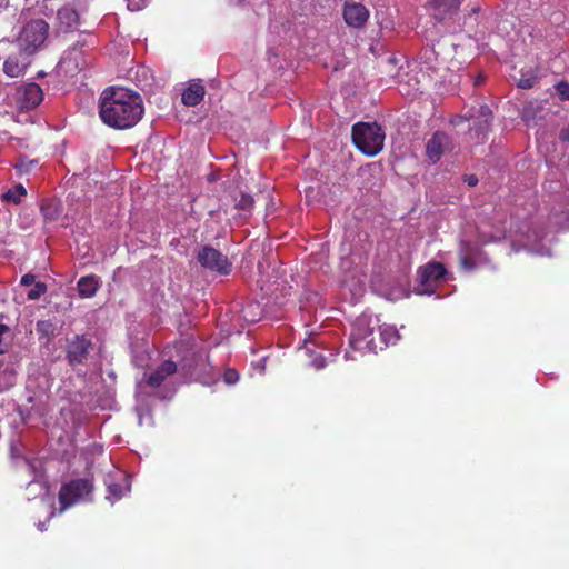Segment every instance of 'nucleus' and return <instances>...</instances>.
<instances>
[{"label": "nucleus", "mask_w": 569, "mask_h": 569, "mask_svg": "<svg viewBox=\"0 0 569 569\" xmlns=\"http://www.w3.org/2000/svg\"><path fill=\"white\" fill-rule=\"evenodd\" d=\"M48 23L41 19L28 22L17 39L20 51L30 56L44 42L48 36Z\"/></svg>", "instance_id": "obj_3"}, {"label": "nucleus", "mask_w": 569, "mask_h": 569, "mask_svg": "<svg viewBox=\"0 0 569 569\" xmlns=\"http://www.w3.org/2000/svg\"><path fill=\"white\" fill-rule=\"evenodd\" d=\"M533 81H535L533 79H529V78L520 79L518 86L522 89H529L533 86Z\"/></svg>", "instance_id": "obj_31"}, {"label": "nucleus", "mask_w": 569, "mask_h": 569, "mask_svg": "<svg viewBox=\"0 0 569 569\" xmlns=\"http://www.w3.org/2000/svg\"><path fill=\"white\" fill-rule=\"evenodd\" d=\"M463 180H465V182H467V184H468L469 187H475V186H477V183H478V181H479V180H478V178H477V176H475V174H467V176H465V177H463Z\"/></svg>", "instance_id": "obj_29"}, {"label": "nucleus", "mask_w": 569, "mask_h": 569, "mask_svg": "<svg viewBox=\"0 0 569 569\" xmlns=\"http://www.w3.org/2000/svg\"><path fill=\"white\" fill-rule=\"evenodd\" d=\"M368 345H373V348H376L377 346L373 343V339L369 340L368 341Z\"/></svg>", "instance_id": "obj_40"}, {"label": "nucleus", "mask_w": 569, "mask_h": 569, "mask_svg": "<svg viewBox=\"0 0 569 569\" xmlns=\"http://www.w3.org/2000/svg\"><path fill=\"white\" fill-rule=\"evenodd\" d=\"M34 486H39V487H41L42 489L47 490L44 486H42L41 483L36 482V481L30 482V483H29V486H28V488H29V489H31V488H32V487H34Z\"/></svg>", "instance_id": "obj_34"}, {"label": "nucleus", "mask_w": 569, "mask_h": 569, "mask_svg": "<svg viewBox=\"0 0 569 569\" xmlns=\"http://www.w3.org/2000/svg\"><path fill=\"white\" fill-rule=\"evenodd\" d=\"M557 90L562 99L569 100V84L567 82H559Z\"/></svg>", "instance_id": "obj_26"}, {"label": "nucleus", "mask_w": 569, "mask_h": 569, "mask_svg": "<svg viewBox=\"0 0 569 569\" xmlns=\"http://www.w3.org/2000/svg\"><path fill=\"white\" fill-rule=\"evenodd\" d=\"M176 371L177 365L171 360H167L148 377L147 383L152 388H157L168 376L173 375Z\"/></svg>", "instance_id": "obj_13"}, {"label": "nucleus", "mask_w": 569, "mask_h": 569, "mask_svg": "<svg viewBox=\"0 0 569 569\" xmlns=\"http://www.w3.org/2000/svg\"><path fill=\"white\" fill-rule=\"evenodd\" d=\"M44 525H46V522H41V521H39V523H38V528H39V530H40V531L46 530Z\"/></svg>", "instance_id": "obj_36"}, {"label": "nucleus", "mask_w": 569, "mask_h": 569, "mask_svg": "<svg viewBox=\"0 0 569 569\" xmlns=\"http://www.w3.org/2000/svg\"><path fill=\"white\" fill-rule=\"evenodd\" d=\"M559 139L561 141L569 142V128L562 129L559 133Z\"/></svg>", "instance_id": "obj_32"}, {"label": "nucleus", "mask_w": 569, "mask_h": 569, "mask_svg": "<svg viewBox=\"0 0 569 569\" xmlns=\"http://www.w3.org/2000/svg\"><path fill=\"white\" fill-rule=\"evenodd\" d=\"M92 483L88 479H76L63 485L59 491L61 511L89 495L92 491Z\"/></svg>", "instance_id": "obj_5"}, {"label": "nucleus", "mask_w": 569, "mask_h": 569, "mask_svg": "<svg viewBox=\"0 0 569 569\" xmlns=\"http://www.w3.org/2000/svg\"><path fill=\"white\" fill-rule=\"evenodd\" d=\"M37 333L40 338H46L49 340L51 337L56 335V323L51 320H39L36 326Z\"/></svg>", "instance_id": "obj_18"}, {"label": "nucleus", "mask_w": 569, "mask_h": 569, "mask_svg": "<svg viewBox=\"0 0 569 569\" xmlns=\"http://www.w3.org/2000/svg\"><path fill=\"white\" fill-rule=\"evenodd\" d=\"M57 16L60 24L63 26L67 31L78 26L79 14L73 8L63 7L58 11Z\"/></svg>", "instance_id": "obj_17"}, {"label": "nucleus", "mask_w": 569, "mask_h": 569, "mask_svg": "<svg viewBox=\"0 0 569 569\" xmlns=\"http://www.w3.org/2000/svg\"><path fill=\"white\" fill-rule=\"evenodd\" d=\"M204 96V87L200 83H191L182 94V102L186 106H197Z\"/></svg>", "instance_id": "obj_15"}, {"label": "nucleus", "mask_w": 569, "mask_h": 569, "mask_svg": "<svg viewBox=\"0 0 569 569\" xmlns=\"http://www.w3.org/2000/svg\"><path fill=\"white\" fill-rule=\"evenodd\" d=\"M53 516V511H49V516L47 517V521Z\"/></svg>", "instance_id": "obj_39"}, {"label": "nucleus", "mask_w": 569, "mask_h": 569, "mask_svg": "<svg viewBox=\"0 0 569 569\" xmlns=\"http://www.w3.org/2000/svg\"><path fill=\"white\" fill-rule=\"evenodd\" d=\"M10 331L7 325L0 323V355L7 352L8 343L4 341L3 336Z\"/></svg>", "instance_id": "obj_24"}, {"label": "nucleus", "mask_w": 569, "mask_h": 569, "mask_svg": "<svg viewBox=\"0 0 569 569\" xmlns=\"http://www.w3.org/2000/svg\"><path fill=\"white\" fill-rule=\"evenodd\" d=\"M446 273L440 262H431L418 270L419 293H432L437 281Z\"/></svg>", "instance_id": "obj_6"}, {"label": "nucleus", "mask_w": 569, "mask_h": 569, "mask_svg": "<svg viewBox=\"0 0 569 569\" xmlns=\"http://www.w3.org/2000/svg\"><path fill=\"white\" fill-rule=\"evenodd\" d=\"M27 62L20 63L17 58L9 57L4 62V72L10 77H19L26 68Z\"/></svg>", "instance_id": "obj_19"}, {"label": "nucleus", "mask_w": 569, "mask_h": 569, "mask_svg": "<svg viewBox=\"0 0 569 569\" xmlns=\"http://www.w3.org/2000/svg\"><path fill=\"white\" fill-rule=\"evenodd\" d=\"M34 280H36V277L33 274L27 273V274L22 276L20 283L22 286L27 287V286H30L32 283H36Z\"/></svg>", "instance_id": "obj_28"}, {"label": "nucleus", "mask_w": 569, "mask_h": 569, "mask_svg": "<svg viewBox=\"0 0 569 569\" xmlns=\"http://www.w3.org/2000/svg\"><path fill=\"white\" fill-rule=\"evenodd\" d=\"M462 264H463L465 267H468V268H471V267H472L471 264H469V262H468V260H467L466 258H463V259H462Z\"/></svg>", "instance_id": "obj_37"}, {"label": "nucleus", "mask_w": 569, "mask_h": 569, "mask_svg": "<svg viewBox=\"0 0 569 569\" xmlns=\"http://www.w3.org/2000/svg\"><path fill=\"white\" fill-rule=\"evenodd\" d=\"M389 63H395L396 62V58L395 57H391L388 59Z\"/></svg>", "instance_id": "obj_38"}, {"label": "nucleus", "mask_w": 569, "mask_h": 569, "mask_svg": "<svg viewBox=\"0 0 569 569\" xmlns=\"http://www.w3.org/2000/svg\"><path fill=\"white\" fill-rule=\"evenodd\" d=\"M40 211L46 222H53L61 216L62 207L60 201L56 199L43 200Z\"/></svg>", "instance_id": "obj_14"}, {"label": "nucleus", "mask_w": 569, "mask_h": 569, "mask_svg": "<svg viewBox=\"0 0 569 569\" xmlns=\"http://www.w3.org/2000/svg\"><path fill=\"white\" fill-rule=\"evenodd\" d=\"M380 336L385 342V346L396 343L400 338L398 331L393 327H386L381 329Z\"/></svg>", "instance_id": "obj_21"}, {"label": "nucleus", "mask_w": 569, "mask_h": 569, "mask_svg": "<svg viewBox=\"0 0 569 569\" xmlns=\"http://www.w3.org/2000/svg\"><path fill=\"white\" fill-rule=\"evenodd\" d=\"M109 492L111 495H113L116 498H120L121 497V487L117 483L110 485Z\"/></svg>", "instance_id": "obj_30"}, {"label": "nucleus", "mask_w": 569, "mask_h": 569, "mask_svg": "<svg viewBox=\"0 0 569 569\" xmlns=\"http://www.w3.org/2000/svg\"><path fill=\"white\" fill-rule=\"evenodd\" d=\"M41 506H42V507H44L46 509L51 508V503H50V501H44V500H42V501H41Z\"/></svg>", "instance_id": "obj_35"}, {"label": "nucleus", "mask_w": 569, "mask_h": 569, "mask_svg": "<svg viewBox=\"0 0 569 569\" xmlns=\"http://www.w3.org/2000/svg\"><path fill=\"white\" fill-rule=\"evenodd\" d=\"M92 349V342L86 336H76L67 345V359L71 366L84 363Z\"/></svg>", "instance_id": "obj_8"}, {"label": "nucleus", "mask_w": 569, "mask_h": 569, "mask_svg": "<svg viewBox=\"0 0 569 569\" xmlns=\"http://www.w3.org/2000/svg\"><path fill=\"white\" fill-rule=\"evenodd\" d=\"M26 189L22 184H17L14 188L9 189L4 193H2L1 198L3 201H9L14 204H18L23 196H26Z\"/></svg>", "instance_id": "obj_20"}, {"label": "nucleus", "mask_w": 569, "mask_h": 569, "mask_svg": "<svg viewBox=\"0 0 569 569\" xmlns=\"http://www.w3.org/2000/svg\"><path fill=\"white\" fill-rule=\"evenodd\" d=\"M453 149L451 138L443 131H437L427 141L426 156L432 162H438L442 154Z\"/></svg>", "instance_id": "obj_7"}, {"label": "nucleus", "mask_w": 569, "mask_h": 569, "mask_svg": "<svg viewBox=\"0 0 569 569\" xmlns=\"http://www.w3.org/2000/svg\"><path fill=\"white\" fill-rule=\"evenodd\" d=\"M312 366L317 369H323L326 367V359L322 356L313 358Z\"/></svg>", "instance_id": "obj_27"}, {"label": "nucleus", "mask_w": 569, "mask_h": 569, "mask_svg": "<svg viewBox=\"0 0 569 569\" xmlns=\"http://www.w3.org/2000/svg\"><path fill=\"white\" fill-rule=\"evenodd\" d=\"M343 18L349 27L360 28L367 22L369 11L361 3L347 2L343 8Z\"/></svg>", "instance_id": "obj_10"}, {"label": "nucleus", "mask_w": 569, "mask_h": 569, "mask_svg": "<svg viewBox=\"0 0 569 569\" xmlns=\"http://www.w3.org/2000/svg\"><path fill=\"white\" fill-rule=\"evenodd\" d=\"M253 198L250 194L241 193L236 207L244 212H250L253 207Z\"/></svg>", "instance_id": "obj_22"}, {"label": "nucleus", "mask_w": 569, "mask_h": 569, "mask_svg": "<svg viewBox=\"0 0 569 569\" xmlns=\"http://www.w3.org/2000/svg\"><path fill=\"white\" fill-rule=\"evenodd\" d=\"M239 380V373L234 369H228L224 372V381L228 385H233Z\"/></svg>", "instance_id": "obj_25"}, {"label": "nucleus", "mask_w": 569, "mask_h": 569, "mask_svg": "<svg viewBox=\"0 0 569 569\" xmlns=\"http://www.w3.org/2000/svg\"><path fill=\"white\" fill-rule=\"evenodd\" d=\"M197 260L201 267L220 274H229L231 271L232 264L228 257L208 244L199 249Z\"/></svg>", "instance_id": "obj_4"}, {"label": "nucleus", "mask_w": 569, "mask_h": 569, "mask_svg": "<svg viewBox=\"0 0 569 569\" xmlns=\"http://www.w3.org/2000/svg\"><path fill=\"white\" fill-rule=\"evenodd\" d=\"M352 141L366 156L378 154L385 142V131L376 122H358L352 127Z\"/></svg>", "instance_id": "obj_2"}, {"label": "nucleus", "mask_w": 569, "mask_h": 569, "mask_svg": "<svg viewBox=\"0 0 569 569\" xmlns=\"http://www.w3.org/2000/svg\"><path fill=\"white\" fill-rule=\"evenodd\" d=\"M47 291V286L44 282H36L33 288L28 292V299L37 300Z\"/></svg>", "instance_id": "obj_23"}, {"label": "nucleus", "mask_w": 569, "mask_h": 569, "mask_svg": "<svg viewBox=\"0 0 569 569\" xmlns=\"http://www.w3.org/2000/svg\"><path fill=\"white\" fill-rule=\"evenodd\" d=\"M461 0H431L432 16L438 21L452 18L459 10Z\"/></svg>", "instance_id": "obj_11"}, {"label": "nucleus", "mask_w": 569, "mask_h": 569, "mask_svg": "<svg viewBox=\"0 0 569 569\" xmlns=\"http://www.w3.org/2000/svg\"><path fill=\"white\" fill-rule=\"evenodd\" d=\"M469 119H470V117L469 118H467V117H458L456 120L452 121V123L459 124L461 121L469 120Z\"/></svg>", "instance_id": "obj_33"}, {"label": "nucleus", "mask_w": 569, "mask_h": 569, "mask_svg": "<svg viewBox=\"0 0 569 569\" xmlns=\"http://www.w3.org/2000/svg\"><path fill=\"white\" fill-rule=\"evenodd\" d=\"M482 81V78H477L476 84H479Z\"/></svg>", "instance_id": "obj_41"}, {"label": "nucleus", "mask_w": 569, "mask_h": 569, "mask_svg": "<svg viewBox=\"0 0 569 569\" xmlns=\"http://www.w3.org/2000/svg\"><path fill=\"white\" fill-rule=\"evenodd\" d=\"M43 98L42 90L39 84L31 82L26 84L17 92V104L21 110H30L36 108Z\"/></svg>", "instance_id": "obj_9"}, {"label": "nucleus", "mask_w": 569, "mask_h": 569, "mask_svg": "<svg viewBox=\"0 0 569 569\" xmlns=\"http://www.w3.org/2000/svg\"><path fill=\"white\" fill-rule=\"evenodd\" d=\"M470 119L473 120V130L478 136L486 134L490 129L492 121V111L488 106H480L478 109H472Z\"/></svg>", "instance_id": "obj_12"}, {"label": "nucleus", "mask_w": 569, "mask_h": 569, "mask_svg": "<svg viewBox=\"0 0 569 569\" xmlns=\"http://www.w3.org/2000/svg\"><path fill=\"white\" fill-rule=\"evenodd\" d=\"M142 99L139 93L126 88H109L100 99L102 121L117 129L131 128L143 114Z\"/></svg>", "instance_id": "obj_1"}, {"label": "nucleus", "mask_w": 569, "mask_h": 569, "mask_svg": "<svg viewBox=\"0 0 569 569\" xmlns=\"http://www.w3.org/2000/svg\"><path fill=\"white\" fill-rule=\"evenodd\" d=\"M79 295L83 298H90L96 295L99 288V279L96 276L82 277L78 281Z\"/></svg>", "instance_id": "obj_16"}]
</instances>
